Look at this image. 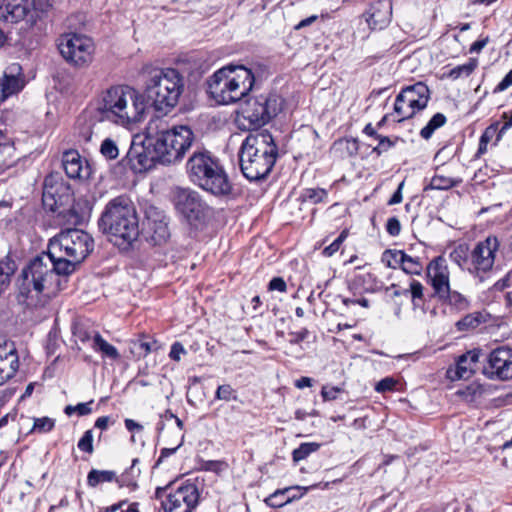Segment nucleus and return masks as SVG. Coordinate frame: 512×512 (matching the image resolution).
I'll list each match as a JSON object with an SVG mask.
<instances>
[{
    "label": "nucleus",
    "instance_id": "1",
    "mask_svg": "<svg viewBox=\"0 0 512 512\" xmlns=\"http://www.w3.org/2000/svg\"><path fill=\"white\" fill-rule=\"evenodd\" d=\"M56 265L45 252L33 258L16 280V301L26 309L43 308L63 289L67 281L60 277Z\"/></svg>",
    "mask_w": 512,
    "mask_h": 512
},
{
    "label": "nucleus",
    "instance_id": "2",
    "mask_svg": "<svg viewBox=\"0 0 512 512\" xmlns=\"http://www.w3.org/2000/svg\"><path fill=\"white\" fill-rule=\"evenodd\" d=\"M146 108L143 95L129 86L118 85L102 94L96 110L100 121L127 127L142 121Z\"/></svg>",
    "mask_w": 512,
    "mask_h": 512
},
{
    "label": "nucleus",
    "instance_id": "3",
    "mask_svg": "<svg viewBox=\"0 0 512 512\" xmlns=\"http://www.w3.org/2000/svg\"><path fill=\"white\" fill-rule=\"evenodd\" d=\"M93 247V239L88 233L76 228L66 229L49 240L45 254L56 265V271L67 277L76 271Z\"/></svg>",
    "mask_w": 512,
    "mask_h": 512
},
{
    "label": "nucleus",
    "instance_id": "4",
    "mask_svg": "<svg viewBox=\"0 0 512 512\" xmlns=\"http://www.w3.org/2000/svg\"><path fill=\"white\" fill-rule=\"evenodd\" d=\"M99 227L115 245L129 247L139 236V221L132 201L127 196L110 200L101 215Z\"/></svg>",
    "mask_w": 512,
    "mask_h": 512
},
{
    "label": "nucleus",
    "instance_id": "5",
    "mask_svg": "<svg viewBox=\"0 0 512 512\" xmlns=\"http://www.w3.org/2000/svg\"><path fill=\"white\" fill-rule=\"evenodd\" d=\"M278 157V147L268 131L250 133L242 142L239 158L243 175L250 181L264 179Z\"/></svg>",
    "mask_w": 512,
    "mask_h": 512
},
{
    "label": "nucleus",
    "instance_id": "6",
    "mask_svg": "<svg viewBox=\"0 0 512 512\" xmlns=\"http://www.w3.org/2000/svg\"><path fill=\"white\" fill-rule=\"evenodd\" d=\"M255 83L253 72L242 65H227L207 80L208 92L219 104L236 103L246 97Z\"/></svg>",
    "mask_w": 512,
    "mask_h": 512
},
{
    "label": "nucleus",
    "instance_id": "7",
    "mask_svg": "<svg viewBox=\"0 0 512 512\" xmlns=\"http://www.w3.org/2000/svg\"><path fill=\"white\" fill-rule=\"evenodd\" d=\"M146 130L148 143L160 150L162 164H172L181 160L194 140L190 127L179 125L170 128L161 118L151 119Z\"/></svg>",
    "mask_w": 512,
    "mask_h": 512
},
{
    "label": "nucleus",
    "instance_id": "8",
    "mask_svg": "<svg viewBox=\"0 0 512 512\" xmlns=\"http://www.w3.org/2000/svg\"><path fill=\"white\" fill-rule=\"evenodd\" d=\"M187 173L192 183L216 195H228L232 185L219 159L209 151L194 152L187 161Z\"/></svg>",
    "mask_w": 512,
    "mask_h": 512
},
{
    "label": "nucleus",
    "instance_id": "9",
    "mask_svg": "<svg viewBox=\"0 0 512 512\" xmlns=\"http://www.w3.org/2000/svg\"><path fill=\"white\" fill-rule=\"evenodd\" d=\"M184 78L174 68L155 69L145 85L147 102L158 112L169 113L184 92Z\"/></svg>",
    "mask_w": 512,
    "mask_h": 512
},
{
    "label": "nucleus",
    "instance_id": "10",
    "mask_svg": "<svg viewBox=\"0 0 512 512\" xmlns=\"http://www.w3.org/2000/svg\"><path fill=\"white\" fill-rule=\"evenodd\" d=\"M282 109V99L276 94L249 98L242 105L238 123L241 129L251 130L267 124Z\"/></svg>",
    "mask_w": 512,
    "mask_h": 512
},
{
    "label": "nucleus",
    "instance_id": "11",
    "mask_svg": "<svg viewBox=\"0 0 512 512\" xmlns=\"http://www.w3.org/2000/svg\"><path fill=\"white\" fill-rule=\"evenodd\" d=\"M57 47L63 59L75 68H86L93 62L95 45L86 35L62 34L57 39Z\"/></svg>",
    "mask_w": 512,
    "mask_h": 512
},
{
    "label": "nucleus",
    "instance_id": "12",
    "mask_svg": "<svg viewBox=\"0 0 512 512\" xmlns=\"http://www.w3.org/2000/svg\"><path fill=\"white\" fill-rule=\"evenodd\" d=\"M430 97V89L423 82L403 87L394 102V112L400 117L398 122L411 119L418 112L424 110Z\"/></svg>",
    "mask_w": 512,
    "mask_h": 512
},
{
    "label": "nucleus",
    "instance_id": "13",
    "mask_svg": "<svg viewBox=\"0 0 512 512\" xmlns=\"http://www.w3.org/2000/svg\"><path fill=\"white\" fill-rule=\"evenodd\" d=\"M176 210L190 223L197 225L212 214L211 207L203 201L200 194L188 188H177L174 192Z\"/></svg>",
    "mask_w": 512,
    "mask_h": 512
},
{
    "label": "nucleus",
    "instance_id": "14",
    "mask_svg": "<svg viewBox=\"0 0 512 512\" xmlns=\"http://www.w3.org/2000/svg\"><path fill=\"white\" fill-rule=\"evenodd\" d=\"M482 373L491 380L512 379V348L500 346L493 349L485 358Z\"/></svg>",
    "mask_w": 512,
    "mask_h": 512
},
{
    "label": "nucleus",
    "instance_id": "15",
    "mask_svg": "<svg viewBox=\"0 0 512 512\" xmlns=\"http://www.w3.org/2000/svg\"><path fill=\"white\" fill-rule=\"evenodd\" d=\"M199 501V491L195 484L185 483L170 489L166 500L162 501L165 512H192Z\"/></svg>",
    "mask_w": 512,
    "mask_h": 512
},
{
    "label": "nucleus",
    "instance_id": "16",
    "mask_svg": "<svg viewBox=\"0 0 512 512\" xmlns=\"http://www.w3.org/2000/svg\"><path fill=\"white\" fill-rule=\"evenodd\" d=\"M498 248L499 240L496 236L490 235L483 241H479L471 251V267L468 268V272L481 277L482 273L490 271Z\"/></svg>",
    "mask_w": 512,
    "mask_h": 512
},
{
    "label": "nucleus",
    "instance_id": "17",
    "mask_svg": "<svg viewBox=\"0 0 512 512\" xmlns=\"http://www.w3.org/2000/svg\"><path fill=\"white\" fill-rule=\"evenodd\" d=\"M160 156L158 147L148 143V133L146 132L144 141H132L126 158L133 170L141 172L152 168L156 163L162 164Z\"/></svg>",
    "mask_w": 512,
    "mask_h": 512
},
{
    "label": "nucleus",
    "instance_id": "18",
    "mask_svg": "<svg viewBox=\"0 0 512 512\" xmlns=\"http://www.w3.org/2000/svg\"><path fill=\"white\" fill-rule=\"evenodd\" d=\"M63 190H66L64 185L62 183L56 182L53 175H48L45 177L43 184L42 202L46 210L58 214H62L65 211V209H62V207L68 200L69 195L67 193H60Z\"/></svg>",
    "mask_w": 512,
    "mask_h": 512
},
{
    "label": "nucleus",
    "instance_id": "19",
    "mask_svg": "<svg viewBox=\"0 0 512 512\" xmlns=\"http://www.w3.org/2000/svg\"><path fill=\"white\" fill-rule=\"evenodd\" d=\"M146 240L153 245L166 243L170 237L168 218L161 211H150L145 224Z\"/></svg>",
    "mask_w": 512,
    "mask_h": 512
},
{
    "label": "nucleus",
    "instance_id": "20",
    "mask_svg": "<svg viewBox=\"0 0 512 512\" xmlns=\"http://www.w3.org/2000/svg\"><path fill=\"white\" fill-rule=\"evenodd\" d=\"M25 86L22 67L19 63L8 65L0 77V100L4 101L19 93Z\"/></svg>",
    "mask_w": 512,
    "mask_h": 512
},
{
    "label": "nucleus",
    "instance_id": "21",
    "mask_svg": "<svg viewBox=\"0 0 512 512\" xmlns=\"http://www.w3.org/2000/svg\"><path fill=\"white\" fill-rule=\"evenodd\" d=\"M426 274L436 297L443 294L450 287V273L446 259L443 256H437L429 262L426 267Z\"/></svg>",
    "mask_w": 512,
    "mask_h": 512
},
{
    "label": "nucleus",
    "instance_id": "22",
    "mask_svg": "<svg viewBox=\"0 0 512 512\" xmlns=\"http://www.w3.org/2000/svg\"><path fill=\"white\" fill-rule=\"evenodd\" d=\"M62 166L66 175L71 179H88L91 169L86 160L76 150H68L63 153Z\"/></svg>",
    "mask_w": 512,
    "mask_h": 512
},
{
    "label": "nucleus",
    "instance_id": "23",
    "mask_svg": "<svg viewBox=\"0 0 512 512\" xmlns=\"http://www.w3.org/2000/svg\"><path fill=\"white\" fill-rule=\"evenodd\" d=\"M32 11L29 0H0V19L17 23L24 20Z\"/></svg>",
    "mask_w": 512,
    "mask_h": 512
},
{
    "label": "nucleus",
    "instance_id": "24",
    "mask_svg": "<svg viewBox=\"0 0 512 512\" xmlns=\"http://www.w3.org/2000/svg\"><path fill=\"white\" fill-rule=\"evenodd\" d=\"M482 350L475 348L460 355L456 360L454 376H450L452 380L455 379H469L476 371V365L479 362Z\"/></svg>",
    "mask_w": 512,
    "mask_h": 512
},
{
    "label": "nucleus",
    "instance_id": "25",
    "mask_svg": "<svg viewBox=\"0 0 512 512\" xmlns=\"http://www.w3.org/2000/svg\"><path fill=\"white\" fill-rule=\"evenodd\" d=\"M386 257L393 258L395 264H398L406 274L421 275L424 270L420 257H413L403 250H386L384 252V259Z\"/></svg>",
    "mask_w": 512,
    "mask_h": 512
},
{
    "label": "nucleus",
    "instance_id": "26",
    "mask_svg": "<svg viewBox=\"0 0 512 512\" xmlns=\"http://www.w3.org/2000/svg\"><path fill=\"white\" fill-rule=\"evenodd\" d=\"M388 291H392L393 297H410L412 301V305L414 309H421L424 312V287L417 280H411L409 283V288H402L397 284H391L390 287L387 288Z\"/></svg>",
    "mask_w": 512,
    "mask_h": 512
},
{
    "label": "nucleus",
    "instance_id": "27",
    "mask_svg": "<svg viewBox=\"0 0 512 512\" xmlns=\"http://www.w3.org/2000/svg\"><path fill=\"white\" fill-rule=\"evenodd\" d=\"M18 369V356L15 351L0 349V385L12 378Z\"/></svg>",
    "mask_w": 512,
    "mask_h": 512
},
{
    "label": "nucleus",
    "instance_id": "28",
    "mask_svg": "<svg viewBox=\"0 0 512 512\" xmlns=\"http://www.w3.org/2000/svg\"><path fill=\"white\" fill-rule=\"evenodd\" d=\"M489 318V313L485 311H475L465 315L456 322L455 326L460 332H468L476 329L483 323H487Z\"/></svg>",
    "mask_w": 512,
    "mask_h": 512
},
{
    "label": "nucleus",
    "instance_id": "29",
    "mask_svg": "<svg viewBox=\"0 0 512 512\" xmlns=\"http://www.w3.org/2000/svg\"><path fill=\"white\" fill-rule=\"evenodd\" d=\"M300 487H287L284 489L276 490L274 493L269 495L264 502L273 508L283 507L284 505L292 502L293 500L301 497L303 494L296 495L292 494L294 490H299Z\"/></svg>",
    "mask_w": 512,
    "mask_h": 512
},
{
    "label": "nucleus",
    "instance_id": "30",
    "mask_svg": "<svg viewBox=\"0 0 512 512\" xmlns=\"http://www.w3.org/2000/svg\"><path fill=\"white\" fill-rule=\"evenodd\" d=\"M437 298L456 311L466 310L470 306V301L463 294L451 290L450 287L443 294H439Z\"/></svg>",
    "mask_w": 512,
    "mask_h": 512
},
{
    "label": "nucleus",
    "instance_id": "31",
    "mask_svg": "<svg viewBox=\"0 0 512 512\" xmlns=\"http://www.w3.org/2000/svg\"><path fill=\"white\" fill-rule=\"evenodd\" d=\"M449 258L462 270L468 271V268L471 267V252L469 246L465 243L455 246L450 252Z\"/></svg>",
    "mask_w": 512,
    "mask_h": 512
},
{
    "label": "nucleus",
    "instance_id": "32",
    "mask_svg": "<svg viewBox=\"0 0 512 512\" xmlns=\"http://www.w3.org/2000/svg\"><path fill=\"white\" fill-rule=\"evenodd\" d=\"M92 348L112 360L120 357L117 348L108 343L98 332H94Z\"/></svg>",
    "mask_w": 512,
    "mask_h": 512
},
{
    "label": "nucleus",
    "instance_id": "33",
    "mask_svg": "<svg viewBox=\"0 0 512 512\" xmlns=\"http://www.w3.org/2000/svg\"><path fill=\"white\" fill-rule=\"evenodd\" d=\"M447 122V118L443 113L434 114L428 123L420 130L421 138L429 140L434 132L444 126Z\"/></svg>",
    "mask_w": 512,
    "mask_h": 512
},
{
    "label": "nucleus",
    "instance_id": "34",
    "mask_svg": "<svg viewBox=\"0 0 512 512\" xmlns=\"http://www.w3.org/2000/svg\"><path fill=\"white\" fill-rule=\"evenodd\" d=\"M477 66L478 60L476 58H470L467 63L452 68L447 73V77L451 80H457L461 77H469L475 71Z\"/></svg>",
    "mask_w": 512,
    "mask_h": 512
},
{
    "label": "nucleus",
    "instance_id": "35",
    "mask_svg": "<svg viewBox=\"0 0 512 512\" xmlns=\"http://www.w3.org/2000/svg\"><path fill=\"white\" fill-rule=\"evenodd\" d=\"M116 479V473L110 470L92 469L87 475V484L96 487L100 483L112 482Z\"/></svg>",
    "mask_w": 512,
    "mask_h": 512
},
{
    "label": "nucleus",
    "instance_id": "36",
    "mask_svg": "<svg viewBox=\"0 0 512 512\" xmlns=\"http://www.w3.org/2000/svg\"><path fill=\"white\" fill-rule=\"evenodd\" d=\"M374 278L369 272L356 273L351 280L352 289L358 291H370L373 289Z\"/></svg>",
    "mask_w": 512,
    "mask_h": 512
},
{
    "label": "nucleus",
    "instance_id": "37",
    "mask_svg": "<svg viewBox=\"0 0 512 512\" xmlns=\"http://www.w3.org/2000/svg\"><path fill=\"white\" fill-rule=\"evenodd\" d=\"M460 183V180H456L454 178L446 177L443 175H435L432 177L429 185L425 189H433V190H448L452 187L457 186Z\"/></svg>",
    "mask_w": 512,
    "mask_h": 512
},
{
    "label": "nucleus",
    "instance_id": "38",
    "mask_svg": "<svg viewBox=\"0 0 512 512\" xmlns=\"http://www.w3.org/2000/svg\"><path fill=\"white\" fill-rule=\"evenodd\" d=\"M100 153L107 160H114L119 155V149L112 138H105L100 145Z\"/></svg>",
    "mask_w": 512,
    "mask_h": 512
},
{
    "label": "nucleus",
    "instance_id": "39",
    "mask_svg": "<svg viewBox=\"0 0 512 512\" xmlns=\"http://www.w3.org/2000/svg\"><path fill=\"white\" fill-rule=\"evenodd\" d=\"M319 448L318 443H302L298 448H296L292 457L295 462H299L306 457H308L311 453L316 452Z\"/></svg>",
    "mask_w": 512,
    "mask_h": 512
},
{
    "label": "nucleus",
    "instance_id": "40",
    "mask_svg": "<svg viewBox=\"0 0 512 512\" xmlns=\"http://www.w3.org/2000/svg\"><path fill=\"white\" fill-rule=\"evenodd\" d=\"M499 132L500 122H493L483 131L482 135L480 136V140L489 143L495 137V144H497L502 138L499 137Z\"/></svg>",
    "mask_w": 512,
    "mask_h": 512
},
{
    "label": "nucleus",
    "instance_id": "41",
    "mask_svg": "<svg viewBox=\"0 0 512 512\" xmlns=\"http://www.w3.org/2000/svg\"><path fill=\"white\" fill-rule=\"evenodd\" d=\"M237 392L230 384L218 386L215 392V399L223 401L237 400Z\"/></svg>",
    "mask_w": 512,
    "mask_h": 512
},
{
    "label": "nucleus",
    "instance_id": "42",
    "mask_svg": "<svg viewBox=\"0 0 512 512\" xmlns=\"http://www.w3.org/2000/svg\"><path fill=\"white\" fill-rule=\"evenodd\" d=\"M86 117L84 115L80 116L77 120L78 125V135L79 138L84 142H90L93 136L92 126L90 124H86Z\"/></svg>",
    "mask_w": 512,
    "mask_h": 512
},
{
    "label": "nucleus",
    "instance_id": "43",
    "mask_svg": "<svg viewBox=\"0 0 512 512\" xmlns=\"http://www.w3.org/2000/svg\"><path fill=\"white\" fill-rule=\"evenodd\" d=\"M55 426V421L52 418L49 417H42V418H35L34 419V425H33V431L39 432V433H47L51 431Z\"/></svg>",
    "mask_w": 512,
    "mask_h": 512
},
{
    "label": "nucleus",
    "instance_id": "44",
    "mask_svg": "<svg viewBox=\"0 0 512 512\" xmlns=\"http://www.w3.org/2000/svg\"><path fill=\"white\" fill-rule=\"evenodd\" d=\"M347 236L348 231L343 230L330 245H328L327 247L324 248V250H322V254L329 257L334 255L340 249L341 245L343 244Z\"/></svg>",
    "mask_w": 512,
    "mask_h": 512
},
{
    "label": "nucleus",
    "instance_id": "45",
    "mask_svg": "<svg viewBox=\"0 0 512 512\" xmlns=\"http://www.w3.org/2000/svg\"><path fill=\"white\" fill-rule=\"evenodd\" d=\"M376 140H378V145L373 148L372 152L376 153L378 156L387 152L396 143V141H393L389 137L383 136L381 134L378 136ZM395 140H398V137H396Z\"/></svg>",
    "mask_w": 512,
    "mask_h": 512
},
{
    "label": "nucleus",
    "instance_id": "46",
    "mask_svg": "<svg viewBox=\"0 0 512 512\" xmlns=\"http://www.w3.org/2000/svg\"><path fill=\"white\" fill-rule=\"evenodd\" d=\"M79 450L86 452L88 454H92L94 451L93 448V432L92 430H87L83 436L80 438L77 444Z\"/></svg>",
    "mask_w": 512,
    "mask_h": 512
},
{
    "label": "nucleus",
    "instance_id": "47",
    "mask_svg": "<svg viewBox=\"0 0 512 512\" xmlns=\"http://www.w3.org/2000/svg\"><path fill=\"white\" fill-rule=\"evenodd\" d=\"M396 384L397 381L393 377H385L377 382L375 391L378 393L390 392L394 390Z\"/></svg>",
    "mask_w": 512,
    "mask_h": 512
},
{
    "label": "nucleus",
    "instance_id": "48",
    "mask_svg": "<svg viewBox=\"0 0 512 512\" xmlns=\"http://www.w3.org/2000/svg\"><path fill=\"white\" fill-rule=\"evenodd\" d=\"M304 206L316 205L320 201L317 189H306L301 195Z\"/></svg>",
    "mask_w": 512,
    "mask_h": 512
},
{
    "label": "nucleus",
    "instance_id": "49",
    "mask_svg": "<svg viewBox=\"0 0 512 512\" xmlns=\"http://www.w3.org/2000/svg\"><path fill=\"white\" fill-rule=\"evenodd\" d=\"M386 231L389 235L395 237L401 232V224L397 217H390L386 223Z\"/></svg>",
    "mask_w": 512,
    "mask_h": 512
},
{
    "label": "nucleus",
    "instance_id": "50",
    "mask_svg": "<svg viewBox=\"0 0 512 512\" xmlns=\"http://www.w3.org/2000/svg\"><path fill=\"white\" fill-rule=\"evenodd\" d=\"M512 86V69L503 77V79L496 85L493 92L500 93L507 90Z\"/></svg>",
    "mask_w": 512,
    "mask_h": 512
},
{
    "label": "nucleus",
    "instance_id": "51",
    "mask_svg": "<svg viewBox=\"0 0 512 512\" xmlns=\"http://www.w3.org/2000/svg\"><path fill=\"white\" fill-rule=\"evenodd\" d=\"M287 288L286 282L281 277H274L268 285L270 291L285 292Z\"/></svg>",
    "mask_w": 512,
    "mask_h": 512
},
{
    "label": "nucleus",
    "instance_id": "52",
    "mask_svg": "<svg viewBox=\"0 0 512 512\" xmlns=\"http://www.w3.org/2000/svg\"><path fill=\"white\" fill-rule=\"evenodd\" d=\"M186 350L180 342H175L171 346L169 357L174 361H180L181 355L185 354Z\"/></svg>",
    "mask_w": 512,
    "mask_h": 512
},
{
    "label": "nucleus",
    "instance_id": "53",
    "mask_svg": "<svg viewBox=\"0 0 512 512\" xmlns=\"http://www.w3.org/2000/svg\"><path fill=\"white\" fill-rule=\"evenodd\" d=\"M342 390L339 387H331L322 386V399L323 400H333L337 398V395L341 393Z\"/></svg>",
    "mask_w": 512,
    "mask_h": 512
},
{
    "label": "nucleus",
    "instance_id": "54",
    "mask_svg": "<svg viewBox=\"0 0 512 512\" xmlns=\"http://www.w3.org/2000/svg\"><path fill=\"white\" fill-rule=\"evenodd\" d=\"M115 480L118 483L119 487H130L132 490H135L137 488L136 481L128 478V471L122 474L119 478L116 477Z\"/></svg>",
    "mask_w": 512,
    "mask_h": 512
},
{
    "label": "nucleus",
    "instance_id": "55",
    "mask_svg": "<svg viewBox=\"0 0 512 512\" xmlns=\"http://www.w3.org/2000/svg\"><path fill=\"white\" fill-rule=\"evenodd\" d=\"M505 122L500 126L499 137L503 135L512 127V111L510 113L504 112L501 117Z\"/></svg>",
    "mask_w": 512,
    "mask_h": 512
},
{
    "label": "nucleus",
    "instance_id": "56",
    "mask_svg": "<svg viewBox=\"0 0 512 512\" xmlns=\"http://www.w3.org/2000/svg\"><path fill=\"white\" fill-rule=\"evenodd\" d=\"M489 42V37L486 36L484 38L478 39L469 48L470 53H479L481 50L487 45Z\"/></svg>",
    "mask_w": 512,
    "mask_h": 512
},
{
    "label": "nucleus",
    "instance_id": "57",
    "mask_svg": "<svg viewBox=\"0 0 512 512\" xmlns=\"http://www.w3.org/2000/svg\"><path fill=\"white\" fill-rule=\"evenodd\" d=\"M404 187V181H402L399 185H398V188L396 189V191L393 193V195L391 196V198L388 200V205H395V204H399L402 199H403V196H402V189Z\"/></svg>",
    "mask_w": 512,
    "mask_h": 512
},
{
    "label": "nucleus",
    "instance_id": "58",
    "mask_svg": "<svg viewBox=\"0 0 512 512\" xmlns=\"http://www.w3.org/2000/svg\"><path fill=\"white\" fill-rule=\"evenodd\" d=\"M74 335L81 341V342H86V341H89V340H92L93 341V336H94V333H90L89 331L85 330L84 328L82 327H78L76 328L75 332H74Z\"/></svg>",
    "mask_w": 512,
    "mask_h": 512
},
{
    "label": "nucleus",
    "instance_id": "59",
    "mask_svg": "<svg viewBox=\"0 0 512 512\" xmlns=\"http://www.w3.org/2000/svg\"><path fill=\"white\" fill-rule=\"evenodd\" d=\"M183 438H184V436L182 435L181 441L179 442V444L177 446H175L173 448H163L160 452V457H159L157 463H160L164 458L173 455L182 446Z\"/></svg>",
    "mask_w": 512,
    "mask_h": 512
},
{
    "label": "nucleus",
    "instance_id": "60",
    "mask_svg": "<svg viewBox=\"0 0 512 512\" xmlns=\"http://www.w3.org/2000/svg\"><path fill=\"white\" fill-rule=\"evenodd\" d=\"M14 270H15L14 262H12V261L0 262V275L5 276L6 274H4V273H7V276H12V274L14 273Z\"/></svg>",
    "mask_w": 512,
    "mask_h": 512
},
{
    "label": "nucleus",
    "instance_id": "61",
    "mask_svg": "<svg viewBox=\"0 0 512 512\" xmlns=\"http://www.w3.org/2000/svg\"><path fill=\"white\" fill-rule=\"evenodd\" d=\"M330 298V294H327L325 296V300H324V303L325 305L328 307L334 305V306H337V303H341L343 305H347L348 304V299H345V298H342L341 296H335L333 297L332 301L328 300Z\"/></svg>",
    "mask_w": 512,
    "mask_h": 512
},
{
    "label": "nucleus",
    "instance_id": "62",
    "mask_svg": "<svg viewBox=\"0 0 512 512\" xmlns=\"http://www.w3.org/2000/svg\"><path fill=\"white\" fill-rule=\"evenodd\" d=\"M93 401L87 402V403H79L75 406L76 412L80 416L89 415L92 412L91 403Z\"/></svg>",
    "mask_w": 512,
    "mask_h": 512
},
{
    "label": "nucleus",
    "instance_id": "63",
    "mask_svg": "<svg viewBox=\"0 0 512 512\" xmlns=\"http://www.w3.org/2000/svg\"><path fill=\"white\" fill-rule=\"evenodd\" d=\"M125 427L128 431H142L143 426L139 424L138 422L134 421L133 419H125Z\"/></svg>",
    "mask_w": 512,
    "mask_h": 512
},
{
    "label": "nucleus",
    "instance_id": "64",
    "mask_svg": "<svg viewBox=\"0 0 512 512\" xmlns=\"http://www.w3.org/2000/svg\"><path fill=\"white\" fill-rule=\"evenodd\" d=\"M109 421H110V417H109V416H102V417H99V418L95 421V427H96V428H99V429H101V430H106V429L108 428Z\"/></svg>",
    "mask_w": 512,
    "mask_h": 512
}]
</instances>
